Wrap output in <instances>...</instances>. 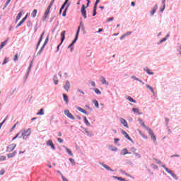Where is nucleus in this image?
Masks as SVG:
<instances>
[{
    "mask_svg": "<svg viewBox=\"0 0 181 181\" xmlns=\"http://www.w3.org/2000/svg\"><path fill=\"white\" fill-rule=\"evenodd\" d=\"M66 40V30H64L61 33V42L58 45V46H62L63 45V42Z\"/></svg>",
    "mask_w": 181,
    "mask_h": 181,
    "instance_id": "20e7f679",
    "label": "nucleus"
},
{
    "mask_svg": "<svg viewBox=\"0 0 181 181\" xmlns=\"http://www.w3.org/2000/svg\"><path fill=\"white\" fill-rule=\"evenodd\" d=\"M113 179H116L117 180H119V181H128L124 178H122V177H118V176H112V177Z\"/></svg>",
    "mask_w": 181,
    "mask_h": 181,
    "instance_id": "c756f323",
    "label": "nucleus"
},
{
    "mask_svg": "<svg viewBox=\"0 0 181 181\" xmlns=\"http://www.w3.org/2000/svg\"><path fill=\"white\" fill-rule=\"evenodd\" d=\"M64 148H65V151L67 152L68 155H69L70 156H73V152L71 151V150L66 147V146H64Z\"/></svg>",
    "mask_w": 181,
    "mask_h": 181,
    "instance_id": "bb28decb",
    "label": "nucleus"
},
{
    "mask_svg": "<svg viewBox=\"0 0 181 181\" xmlns=\"http://www.w3.org/2000/svg\"><path fill=\"white\" fill-rule=\"evenodd\" d=\"M49 42V35L47 36L45 42H44V44L42 45V46H44L45 47H46V45H47V43Z\"/></svg>",
    "mask_w": 181,
    "mask_h": 181,
    "instance_id": "a18cd8bd",
    "label": "nucleus"
},
{
    "mask_svg": "<svg viewBox=\"0 0 181 181\" xmlns=\"http://www.w3.org/2000/svg\"><path fill=\"white\" fill-rule=\"evenodd\" d=\"M156 11H158V4H155L152 11L150 12L151 16H153V15H155V13H156Z\"/></svg>",
    "mask_w": 181,
    "mask_h": 181,
    "instance_id": "f3484780",
    "label": "nucleus"
},
{
    "mask_svg": "<svg viewBox=\"0 0 181 181\" xmlns=\"http://www.w3.org/2000/svg\"><path fill=\"white\" fill-rule=\"evenodd\" d=\"M53 81L55 86H57L59 84V78L57 77V75L54 76Z\"/></svg>",
    "mask_w": 181,
    "mask_h": 181,
    "instance_id": "cd10ccee",
    "label": "nucleus"
},
{
    "mask_svg": "<svg viewBox=\"0 0 181 181\" xmlns=\"http://www.w3.org/2000/svg\"><path fill=\"white\" fill-rule=\"evenodd\" d=\"M85 107L87 110H89V111H93V107H90V105H86Z\"/></svg>",
    "mask_w": 181,
    "mask_h": 181,
    "instance_id": "e2e57ef3",
    "label": "nucleus"
},
{
    "mask_svg": "<svg viewBox=\"0 0 181 181\" xmlns=\"http://www.w3.org/2000/svg\"><path fill=\"white\" fill-rule=\"evenodd\" d=\"M46 144L47 146H50L52 151H56V146H54V144H53V141L48 140Z\"/></svg>",
    "mask_w": 181,
    "mask_h": 181,
    "instance_id": "6e6552de",
    "label": "nucleus"
},
{
    "mask_svg": "<svg viewBox=\"0 0 181 181\" xmlns=\"http://www.w3.org/2000/svg\"><path fill=\"white\" fill-rule=\"evenodd\" d=\"M37 115H45V109L41 108L38 112H37Z\"/></svg>",
    "mask_w": 181,
    "mask_h": 181,
    "instance_id": "4c0bfd02",
    "label": "nucleus"
},
{
    "mask_svg": "<svg viewBox=\"0 0 181 181\" xmlns=\"http://www.w3.org/2000/svg\"><path fill=\"white\" fill-rule=\"evenodd\" d=\"M36 15H37V9H34L31 13L32 18H36Z\"/></svg>",
    "mask_w": 181,
    "mask_h": 181,
    "instance_id": "f704fd0d",
    "label": "nucleus"
},
{
    "mask_svg": "<svg viewBox=\"0 0 181 181\" xmlns=\"http://www.w3.org/2000/svg\"><path fill=\"white\" fill-rule=\"evenodd\" d=\"M62 97L64 98V101L65 102V104H69V96L66 93L62 94Z\"/></svg>",
    "mask_w": 181,
    "mask_h": 181,
    "instance_id": "4be33fe9",
    "label": "nucleus"
},
{
    "mask_svg": "<svg viewBox=\"0 0 181 181\" xmlns=\"http://www.w3.org/2000/svg\"><path fill=\"white\" fill-rule=\"evenodd\" d=\"M77 40H78L76 38H74L71 43L68 46V49H71L70 52H73V50H74V47H73L74 46V45H76Z\"/></svg>",
    "mask_w": 181,
    "mask_h": 181,
    "instance_id": "1a4fd4ad",
    "label": "nucleus"
},
{
    "mask_svg": "<svg viewBox=\"0 0 181 181\" xmlns=\"http://www.w3.org/2000/svg\"><path fill=\"white\" fill-rule=\"evenodd\" d=\"M177 52H179V54L181 55V45H179V46L177 47Z\"/></svg>",
    "mask_w": 181,
    "mask_h": 181,
    "instance_id": "680f3d73",
    "label": "nucleus"
},
{
    "mask_svg": "<svg viewBox=\"0 0 181 181\" xmlns=\"http://www.w3.org/2000/svg\"><path fill=\"white\" fill-rule=\"evenodd\" d=\"M16 153H17L16 151H14L13 153H10L7 154V158H13L14 156H16Z\"/></svg>",
    "mask_w": 181,
    "mask_h": 181,
    "instance_id": "a878e982",
    "label": "nucleus"
},
{
    "mask_svg": "<svg viewBox=\"0 0 181 181\" xmlns=\"http://www.w3.org/2000/svg\"><path fill=\"white\" fill-rule=\"evenodd\" d=\"M45 46H42L41 48L40 49V50L38 51V52L37 53V56H40L42 54V52H43V50H45Z\"/></svg>",
    "mask_w": 181,
    "mask_h": 181,
    "instance_id": "c9c22d12",
    "label": "nucleus"
},
{
    "mask_svg": "<svg viewBox=\"0 0 181 181\" xmlns=\"http://www.w3.org/2000/svg\"><path fill=\"white\" fill-rule=\"evenodd\" d=\"M100 81H101L102 84H104L105 86H108V84H110L104 76H101L100 78Z\"/></svg>",
    "mask_w": 181,
    "mask_h": 181,
    "instance_id": "a211bd4d",
    "label": "nucleus"
},
{
    "mask_svg": "<svg viewBox=\"0 0 181 181\" xmlns=\"http://www.w3.org/2000/svg\"><path fill=\"white\" fill-rule=\"evenodd\" d=\"M83 122L86 125V127H91V124L90 123V122H88V119H87V117L83 116Z\"/></svg>",
    "mask_w": 181,
    "mask_h": 181,
    "instance_id": "412c9836",
    "label": "nucleus"
},
{
    "mask_svg": "<svg viewBox=\"0 0 181 181\" xmlns=\"http://www.w3.org/2000/svg\"><path fill=\"white\" fill-rule=\"evenodd\" d=\"M78 35H80V27H78V29L76 30V33L75 35V39L78 40Z\"/></svg>",
    "mask_w": 181,
    "mask_h": 181,
    "instance_id": "a19ab883",
    "label": "nucleus"
},
{
    "mask_svg": "<svg viewBox=\"0 0 181 181\" xmlns=\"http://www.w3.org/2000/svg\"><path fill=\"white\" fill-rule=\"evenodd\" d=\"M62 179L63 181H69V180H67V178H66L63 175H62Z\"/></svg>",
    "mask_w": 181,
    "mask_h": 181,
    "instance_id": "774afa93",
    "label": "nucleus"
},
{
    "mask_svg": "<svg viewBox=\"0 0 181 181\" xmlns=\"http://www.w3.org/2000/svg\"><path fill=\"white\" fill-rule=\"evenodd\" d=\"M9 62V57H5L4 58V60L2 63V66H5V64H6V63H8Z\"/></svg>",
    "mask_w": 181,
    "mask_h": 181,
    "instance_id": "ea45409f",
    "label": "nucleus"
},
{
    "mask_svg": "<svg viewBox=\"0 0 181 181\" xmlns=\"http://www.w3.org/2000/svg\"><path fill=\"white\" fill-rule=\"evenodd\" d=\"M125 155H131V152H128L127 148H123L120 152V156H125Z\"/></svg>",
    "mask_w": 181,
    "mask_h": 181,
    "instance_id": "ddd939ff",
    "label": "nucleus"
},
{
    "mask_svg": "<svg viewBox=\"0 0 181 181\" xmlns=\"http://www.w3.org/2000/svg\"><path fill=\"white\" fill-rule=\"evenodd\" d=\"M70 5H71V2H69V3L68 4V5L65 7V8H64V11H63V13H62V16H63L64 18H65V16L67 15V11L69 10V8L70 7Z\"/></svg>",
    "mask_w": 181,
    "mask_h": 181,
    "instance_id": "4468645a",
    "label": "nucleus"
},
{
    "mask_svg": "<svg viewBox=\"0 0 181 181\" xmlns=\"http://www.w3.org/2000/svg\"><path fill=\"white\" fill-rule=\"evenodd\" d=\"M86 9H87V7H86V5L83 4L81 9V13L84 19H87V11Z\"/></svg>",
    "mask_w": 181,
    "mask_h": 181,
    "instance_id": "f257e3e1",
    "label": "nucleus"
},
{
    "mask_svg": "<svg viewBox=\"0 0 181 181\" xmlns=\"http://www.w3.org/2000/svg\"><path fill=\"white\" fill-rule=\"evenodd\" d=\"M119 121L121 122V124H122V125H124V127H125V128H129V127L128 126V122H127V120L122 117H120Z\"/></svg>",
    "mask_w": 181,
    "mask_h": 181,
    "instance_id": "f8f14e48",
    "label": "nucleus"
},
{
    "mask_svg": "<svg viewBox=\"0 0 181 181\" xmlns=\"http://www.w3.org/2000/svg\"><path fill=\"white\" fill-rule=\"evenodd\" d=\"M69 162H70L71 163H72V165H76V163L74 162V159H73L72 158H70L69 159Z\"/></svg>",
    "mask_w": 181,
    "mask_h": 181,
    "instance_id": "bf43d9fd",
    "label": "nucleus"
},
{
    "mask_svg": "<svg viewBox=\"0 0 181 181\" xmlns=\"http://www.w3.org/2000/svg\"><path fill=\"white\" fill-rule=\"evenodd\" d=\"M140 125H141V127H144L145 129H146V131H148V129H150L151 128L148 127L147 126L145 125V123L144 122V120H142V119L139 118L138 119Z\"/></svg>",
    "mask_w": 181,
    "mask_h": 181,
    "instance_id": "2eb2a0df",
    "label": "nucleus"
},
{
    "mask_svg": "<svg viewBox=\"0 0 181 181\" xmlns=\"http://www.w3.org/2000/svg\"><path fill=\"white\" fill-rule=\"evenodd\" d=\"M165 8H166V5H163V7L160 8V11L162 13L165 11Z\"/></svg>",
    "mask_w": 181,
    "mask_h": 181,
    "instance_id": "0e129e2a",
    "label": "nucleus"
},
{
    "mask_svg": "<svg viewBox=\"0 0 181 181\" xmlns=\"http://www.w3.org/2000/svg\"><path fill=\"white\" fill-rule=\"evenodd\" d=\"M90 90H93L95 94H98V95H101V90H100V89L95 88H90Z\"/></svg>",
    "mask_w": 181,
    "mask_h": 181,
    "instance_id": "2f4dec72",
    "label": "nucleus"
},
{
    "mask_svg": "<svg viewBox=\"0 0 181 181\" xmlns=\"http://www.w3.org/2000/svg\"><path fill=\"white\" fill-rule=\"evenodd\" d=\"M127 100H128V101H130V103H134V104H136V100L133 99L131 96H127Z\"/></svg>",
    "mask_w": 181,
    "mask_h": 181,
    "instance_id": "72a5a7b5",
    "label": "nucleus"
},
{
    "mask_svg": "<svg viewBox=\"0 0 181 181\" xmlns=\"http://www.w3.org/2000/svg\"><path fill=\"white\" fill-rule=\"evenodd\" d=\"M146 86L148 88V90H150V91L151 93H153V88H152V86H151V85L147 84V85H146Z\"/></svg>",
    "mask_w": 181,
    "mask_h": 181,
    "instance_id": "09e8293b",
    "label": "nucleus"
},
{
    "mask_svg": "<svg viewBox=\"0 0 181 181\" xmlns=\"http://www.w3.org/2000/svg\"><path fill=\"white\" fill-rule=\"evenodd\" d=\"M49 13H50V9L47 8L44 16H42V22H45L46 21V19L47 18V16H49Z\"/></svg>",
    "mask_w": 181,
    "mask_h": 181,
    "instance_id": "9d476101",
    "label": "nucleus"
},
{
    "mask_svg": "<svg viewBox=\"0 0 181 181\" xmlns=\"http://www.w3.org/2000/svg\"><path fill=\"white\" fill-rule=\"evenodd\" d=\"M80 128H81V129H83V131H85V132H86V135H87L88 136H93V134H90V132H88V131L87 130V128L83 127V126H81Z\"/></svg>",
    "mask_w": 181,
    "mask_h": 181,
    "instance_id": "5701e85b",
    "label": "nucleus"
},
{
    "mask_svg": "<svg viewBox=\"0 0 181 181\" xmlns=\"http://www.w3.org/2000/svg\"><path fill=\"white\" fill-rule=\"evenodd\" d=\"M100 165H101V166H103V168H105V169H106L107 170H109L110 172H114L115 170L110 168V166H108V165L107 164H104L101 162L99 163Z\"/></svg>",
    "mask_w": 181,
    "mask_h": 181,
    "instance_id": "9b49d317",
    "label": "nucleus"
},
{
    "mask_svg": "<svg viewBox=\"0 0 181 181\" xmlns=\"http://www.w3.org/2000/svg\"><path fill=\"white\" fill-rule=\"evenodd\" d=\"M4 160H6V156H0V162H3Z\"/></svg>",
    "mask_w": 181,
    "mask_h": 181,
    "instance_id": "3c124183",
    "label": "nucleus"
},
{
    "mask_svg": "<svg viewBox=\"0 0 181 181\" xmlns=\"http://www.w3.org/2000/svg\"><path fill=\"white\" fill-rule=\"evenodd\" d=\"M165 169L167 173H169V175H170V176H172V177H173V179H175V180H178L179 177H177V175H176V174L173 173V171H172V170H170L169 168Z\"/></svg>",
    "mask_w": 181,
    "mask_h": 181,
    "instance_id": "39448f33",
    "label": "nucleus"
},
{
    "mask_svg": "<svg viewBox=\"0 0 181 181\" xmlns=\"http://www.w3.org/2000/svg\"><path fill=\"white\" fill-rule=\"evenodd\" d=\"M22 25H23V23L22 21H21L19 23H18L17 25L16 26V29H18V28H19V26H22Z\"/></svg>",
    "mask_w": 181,
    "mask_h": 181,
    "instance_id": "864d4df0",
    "label": "nucleus"
},
{
    "mask_svg": "<svg viewBox=\"0 0 181 181\" xmlns=\"http://www.w3.org/2000/svg\"><path fill=\"white\" fill-rule=\"evenodd\" d=\"M16 148V144H11L6 147V152H12Z\"/></svg>",
    "mask_w": 181,
    "mask_h": 181,
    "instance_id": "423d86ee",
    "label": "nucleus"
},
{
    "mask_svg": "<svg viewBox=\"0 0 181 181\" xmlns=\"http://www.w3.org/2000/svg\"><path fill=\"white\" fill-rule=\"evenodd\" d=\"M32 67H33V59L30 62L27 73H30V71L32 70Z\"/></svg>",
    "mask_w": 181,
    "mask_h": 181,
    "instance_id": "7c9ffc66",
    "label": "nucleus"
},
{
    "mask_svg": "<svg viewBox=\"0 0 181 181\" xmlns=\"http://www.w3.org/2000/svg\"><path fill=\"white\" fill-rule=\"evenodd\" d=\"M64 89L65 91H69V90H70V81H66L65 84L64 85Z\"/></svg>",
    "mask_w": 181,
    "mask_h": 181,
    "instance_id": "dca6fc26",
    "label": "nucleus"
},
{
    "mask_svg": "<svg viewBox=\"0 0 181 181\" xmlns=\"http://www.w3.org/2000/svg\"><path fill=\"white\" fill-rule=\"evenodd\" d=\"M42 43V41H39L37 42V45H36V48H35V50H37V49H39V46H40V44Z\"/></svg>",
    "mask_w": 181,
    "mask_h": 181,
    "instance_id": "4d7b16f0",
    "label": "nucleus"
},
{
    "mask_svg": "<svg viewBox=\"0 0 181 181\" xmlns=\"http://www.w3.org/2000/svg\"><path fill=\"white\" fill-rule=\"evenodd\" d=\"M69 4H70V2H69V0H65L60 8L66 9V6H67V5H69Z\"/></svg>",
    "mask_w": 181,
    "mask_h": 181,
    "instance_id": "b1692460",
    "label": "nucleus"
},
{
    "mask_svg": "<svg viewBox=\"0 0 181 181\" xmlns=\"http://www.w3.org/2000/svg\"><path fill=\"white\" fill-rule=\"evenodd\" d=\"M8 40H9V38H7L5 41L1 42L0 44V50L1 49H4V46L8 43Z\"/></svg>",
    "mask_w": 181,
    "mask_h": 181,
    "instance_id": "393cba45",
    "label": "nucleus"
},
{
    "mask_svg": "<svg viewBox=\"0 0 181 181\" xmlns=\"http://www.w3.org/2000/svg\"><path fill=\"white\" fill-rule=\"evenodd\" d=\"M114 141H115V144L116 145H118V142H119L120 139H118V138H115V139H114Z\"/></svg>",
    "mask_w": 181,
    "mask_h": 181,
    "instance_id": "052dcab7",
    "label": "nucleus"
},
{
    "mask_svg": "<svg viewBox=\"0 0 181 181\" xmlns=\"http://www.w3.org/2000/svg\"><path fill=\"white\" fill-rule=\"evenodd\" d=\"M121 132L122 134V135H124V137L128 139V141H130V142H132V144H134V140H132V139L131 138V136H129V134L128 133H127V132H125V130L122 129Z\"/></svg>",
    "mask_w": 181,
    "mask_h": 181,
    "instance_id": "f03ea898",
    "label": "nucleus"
},
{
    "mask_svg": "<svg viewBox=\"0 0 181 181\" xmlns=\"http://www.w3.org/2000/svg\"><path fill=\"white\" fill-rule=\"evenodd\" d=\"M93 103L96 108H100V103H98V100H94Z\"/></svg>",
    "mask_w": 181,
    "mask_h": 181,
    "instance_id": "58836bf2",
    "label": "nucleus"
},
{
    "mask_svg": "<svg viewBox=\"0 0 181 181\" xmlns=\"http://www.w3.org/2000/svg\"><path fill=\"white\" fill-rule=\"evenodd\" d=\"M132 111H133V112H136V114H139V115H142V112H139V109L138 107H133Z\"/></svg>",
    "mask_w": 181,
    "mask_h": 181,
    "instance_id": "c85d7f7f",
    "label": "nucleus"
},
{
    "mask_svg": "<svg viewBox=\"0 0 181 181\" xmlns=\"http://www.w3.org/2000/svg\"><path fill=\"white\" fill-rule=\"evenodd\" d=\"M144 71H146L147 74H148L149 76H153V74H155V73L151 71V70L149 69V68H148V66H146L145 68H144Z\"/></svg>",
    "mask_w": 181,
    "mask_h": 181,
    "instance_id": "6ab92c4d",
    "label": "nucleus"
},
{
    "mask_svg": "<svg viewBox=\"0 0 181 181\" xmlns=\"http://www.w3.org/2000/svg\"><path fill=\"white\" fill-rule=\"evenodd\" d=\"M79 28L80 29H81L82 32H84V30H86V28H84V23H83V21L80 22Z\"/></svg>",
    "mask_w": 181,
    "mask_h": 181,
    "instance_id": "e433bc0d",
    "label": "nucleus"
},
{
    "mask_svg": "<svg viewBox=\"0 0 181 181\" xmlns=\"http://www.w3.org/2000/svg\"><path fill=\"white\" fill-rule=\"evenodd\" d=\"M28 14H26L21 20L22 23H25V21H26V19H28Z\"/></svg>",
    "mask_w": 181,
    "mask_h": 181,
    "instance_id": "603ef678",
    "label": "nucleus"
},
{
    "mask_svg": "<svg viewBox=\"0 0 181 181\" xmlns=\"http://www.w3.org/2000/svg\"><path fill=\"white\" fill-rule=\"evenodd\" d=\"M31 132H29V133H28V134H25V133H23V139H26V137H27V136H30Z\"/></svg>",
    "mask_w": 181,
    "mask_h": 181,
    "instance_id": "de8ad7c7",
    "label": "nucleus"
},
{
    "mask_svg": "<svg viewBox=\"0 0 181 181\" xmlns=\"http://www.w3.org/2000/svg\"><path fill=\"white\" fill-rule=\"evenodd\" d=\"M14 62H18V54H16L13 58Z\"/></svg>",
    "mask_w": 181,
    "mask_h": 181,
    "instance_id": "338daca9",
    "label": "nucleus"
},
{
    "mask_svg": "<svg viewBox=\"0 0 181 181\" xmlns=\"http://www.w3.org/2000/svg\"><path fill=\"white\" fill-rule=\"evenodd\" d=\"M64 115H66V117H68V118H69L70 119H76V118H74V116L70 112V110H64Z\"/></svg>",
    "mask_w": 181,
    "mask_h": 181,
    "instance_id": "0eeeda50",
    "label": "nucleus"
},
{
    "mask_svg": "<svg viewBox=\"0 0 181 181\" xmlns=\"http://www.w3.org/2000/svg\"><path fill=\"white\" fill-rule=\"evenodd\" d=\"M16 136L17 138H22V136H23V133H22V132H20L17 133L16 134Z\"/></svg>",
    "mask_w": 181,
    "mask_h": 181,
    "instance_id": "49530a36",
    "label": "nucleus"
},
{
    "mask_svg": "<svg viewBox=\"0 0 181 181\" xmlns=\"http://www.w3.org/2000/svg\"><path fill=\"white\" fill-rule=\"evenodd\" d=\"M49 42V35L47 36L45 42H44V44L42 45V46H44L45 47H46V45H47V43Z\"/></svg>",
    "mask_w": 181,
    "mask_h": 181,
    "instance_id": "37998d69",
    "label": "nucleus"
},
{
    "mask_svg": "<svg viewBox=\"0 0 181 181\" xmlns=\"http://www.w3.org/2000/svg\"><path fill=\"white\" fill-rule=\"evenodd\" d=\"M76 110H78V111H79L80 112H82L83 114H85V115H88V112L86 111V110L83 109V107H77Z\"/></svg>",
    "mask_w": 181,
    "mask_h": 181,
    "instance_id": "aec40b11",
    "label": "nucleus"
},
{
    "mask_svg": "<svg viewBox=\"0 0 181 181\" xmlns=\"http://www.w3.org/2000/svg\"><path fill=\"white\" fill-rule=\"evenodd\" d=\"M124 35L127 37V36H129V35H132V31H128L126 33H124Z\"/></svg>",
    "mask_w": 181,
    "mask_h": 181,
    "instance_id": "6e6d98bb",
    "label": "nucleus"
},
{
    "mask_svg": "<svg viewBox=\"0 0 181 181\" xmlns=\"http://www.w3.org/2000/svg\"><path fill=\"white\" fill-rule=\"evenodd\" d=\"M27 26H28V28H30V26H32V21H28L27 22Z\"/></svg>",
    "mask_w": 181,
    "mask_h": 181,
    "instance_id": "69168bd1",
    "label": "nucleus"
},
{
    "mask_svg": "<svg viewBox=\"0 0 181 181\" xmlns=\"http://www.w3.org/2000/svg\"><path fill=\"white\" fill-rule=\"evenodd\" d=\"M133 153L134 155H135V156H137V158H141V154H139V153L133 151Z\"/></svg>",
    "mask_w": 181,
    "mask_h": 181,
    "instance_id": "13d9d810",
    "label": "nucleus"
},
{
    "mask_svg": "<svg viewBox=\"0 0 181 181\" xmlns=\"http://www.w3.org/2000/svg\"><path fill=\"white\" fill-rule=\"evenodd\" d=\"M22 13H23V10H21L19 13H18L16 18H17V21H19L21 18H22Z\"/></svg>",
    "mask_w": 181,
    "mask_h": 181,
    "instance_id": "473e14b6",
    "label": "nucleus"
},
{
    "mask_svg": "<svg viewBox=\"0 0 181 181\" xmlns=\"http://www.w3.org/2000/svg\"><path fill=\"white\" fill-rule=\"evenodd\" d=\"M12 0H7L6 2L5 3L4 7L3 8V9H5V8H6L8 6V5H9V4L11 3Z\"/></svg>",
    "mask_w": 181,
    "mask_h": 181,
    "instance_id": "8fccbe9b",
    "label": "nucleus"
},
{
    "mask_svg": "<svg viewBox=\"0 0 181 181\" xmlns=\"http://www.w3.org/2000/svg\"><path fill=\"white\" fill-rule=\"evenodd\" d=\"M29 132H30V128H29L28 130H23V134L25 135H28V134H29Z\"/></svg>",
    "mask_w": 181,
    "mask_h": 181,
    "instance_id": "5fc2aeb1",
    "label": "nucleus"
},
{
    "mask_svg": "<svg viewBox=\"0 0 181 181\" xmlns=\"http://www.w3.org/2000/svg\"><path fill=\"white\" fill-rule=\"evenodd\" d=\"M49 42V35L47 36L45 42H44V44L42 45V46H44L45 47H46V45H47V43Z\"/></svg>",
    "mask_w": 181,
    "mask_h": 181,
    "instance_id": "c03bdc74",
    "label": "nucleus"
},
{
    "mask_svg": "<svg viewBox=\"0 0 181 181\" xmlns=\"http://www.w3.org/2000/svg\"><path fill=\"white\" fill-rule=\"evenodd\" d=\"M147 131L148 132V134L151 136V141H153V142H156V136H155V134L153 133L152 129H148Z\"/></svg>",
    "mask_w": 181,
    "mask_h": 181,
    "instance_id": "7ed1b4c3",
    "label": "nucleus"
},
{
    "mask_svg": "<svg viewBox=\"0 0 181 181\" xmlns=\"http://www.w3.org/2000/svg\"><path fill=\"white\" fill-rule=\"evenodd\" d=\"M53 4H54V0H52L50 1L49 4L47 8L50 10L52 8V7L53 6Z\"/></svg>",
    "mask_w": 181,
    "mask_h": 181,
    "instance_id": "79ce46f5",
    "label": "nucleus"
}]
</instances>
